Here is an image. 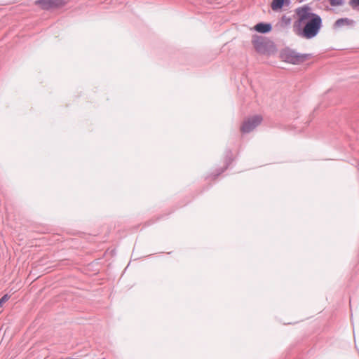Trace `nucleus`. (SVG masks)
<instances>
[{"label":"nucleus","mask_w":359,"mask_h":359,"mask_svg":"<svg viewBox=\"0 0 359 359\" xmlns=\"http://www.w3.org/2000/svg\"><path fill=\"white\" fill-rule=\"evenodd\" d=\"M295 12L298 16L293 24L295 34L306 39L316 37L323 27L321 17L312 12L309 5L297 8Z\"/></svg>","instance_id":"f257e3e1"},{"label":"nucleus","mask_w":359,"mask_h":359,"mask_svg":"<svg viewBox=\"0 0 359 359\" xmlns=\"http://www.w3.org/2000/svg\"><path fill=\"white\" fill-rule=\"evenodd\" d=\"M280 59L289 64L298 65L312 57L311 53H300L289 47L282 49L280 52Z\"/></svg>","instance_id":"f03ea898"},{"label":"nucleus","mask_w":359,"mask_h":359,"mask_svg":"<svg viewBox=\"0 0 359 359\" xmlns=\"http://www.w3.org/2000/svg\"><path fill=\"white\" fill-rule=\"evenodd\" d=\"M252 43L255 50L261 54L271 55L277 50L275 43L266 37L254 36Z\"/></svg>","instance_id":"7ed1b4c3"},{"label":"nucleus","mask_w":359,"mask_h":359,"mask_svg":"<svg viewBox=\"0 0 359 359\" xmlns=\"http://www.w3.org/2000/svg\"><path fill=\"white\" fill-rule=\"evenodd\" d=\"M262 121V117L259 115H255L248 118L245 120L241 127V130L243 133H249L252 131L257 126H258Z\"/></svg>","instance_id":"20e7f679"},{"label":"nucleus","mask_w":359,"mask_h":359,"mask_svg":"<svg viewBox=\"0 0 359 359\" xmlns=\"http://www.w3.org/2000/svg\"><path fill=\"white\" fill-rule=\"evenodd\" d=\"M36 4L43 10L62 8L66 4L65 0H37Z\"/></svg>","instance_id":"39448f33"},{"label":"nucleus","mask_w":359,"mask_h":359,"mask_svg":"<svg viewBox=\"0 0 359 359\" xmlns=\"http://www.w3.org/2000/svg\"><path fill=\"white\" fill-rule=\"evenodd\" d=\"M356 25V22L351 18H341L338 20H337L334 25H333V29H337L339 28H342L344 27H346L348 28H352L354 27Z\"/></svg>","instance_id":"423d86ee"},{"label":"nucleus","mask_w":359,"mask_h":359,"mask_svg":"<svg viewBox=\"0 0 359 359\" xmlns=\"http://www.w3.org/2000/svg\"><path fill=\"white\" fill-rule=\"evenodd\" d=\"M233 161V154L231 149H226L225 151V157H224V167L218 169L217 170V174L215 175V177H218L222 173H223L231 164Z\"/></svg>","instance_id":"0eeeda50"},{"label":"nucleus","mask_w":359,"mask_h":359,"mask_svg":"<svg viewBox=\"0 0 359 359\" xmlns=\"http://www.w3.org/2000/svg\"><path fill=\"white\" fill-rule=\"evenodd\" d=\"M290 0H273L271 4V8L273 11H279L285 6H290Z\"/></svg>","instance_id":"6e6552de"},{"label":"nucleus","mask_w":359,"mask_h":359,"mask_svg":"<svg viewBox=\"0 0 359 359\" xmlns=\"http://www.w3.org/2000/svg\"><path fill=\"white\" fill-rule=\"evenodd\" d=\"M254 29L262 34H266L272 30V25L269 22H259L254 27Z\"/></svg>","instance_id":"1a4fd4ad"},{"label":"nucleus","mask_w":359,"mask_h":359,"mask_svg":"<svg viewBox=\"0 0 359 359\" xmlns=\"http://www.w3.org/2000/svg\"><path fill=\"white\" fill-rule=\"evenodd\" d=\"M329 2L332 6L337 7L344 5V0H329Z\"/></svg>","instance_id":"9d476101"},{"label":"nucleus","mask_w":359,"mask_h":359,"mask_svg":"<svg viewBox=\"0 0 359 359\" xmlns=\"http://www.w3.org/2000/svg\"><path fill=\"white\" fill-rule=\"evenodd\" d=\"M348 4L353 10H359V0H350Z\"/></svg>","instance_id":"9b49d317"},{"label":"nucleus","mask_w":359,"mask_h":359,"mask_svg":"<svg viewBox=\"0 0 359 359\" xmlns=\"http://www.w3.org/2000/svg\"><path fill=\"white\" fill-rule=\"evenodd\" d=\"M10 299V295L8 294H4L1 299H0V308L2 307L3 304L6 303L8 299Z\"/></svg>","instance_id":"f8f14e48"},{"label":"nucleus","mask_w":359,"mask_h":359,"mask_svg":"<svg viewBox=\"0 0 359 359\" xmlns=\"http://www.w3.org/2000/svg\"><path fill=\"white\" fill-rule=\"evenodd\" d=\"M282 21L285 22L286 25H290L291 22V19L290 18H288L286 15H283L282 17Z\"/></svg>","instance_id":"ddd939ff"},{"label":"nucleus","mask_w":359,"mask_h":359,"mask_svg":"<svg viewBox=\"0 0 359 359\" xmlns=\"http://www.w3.org/2000/svg\"><path fill=\"white\" fill-rule=\"evenodd\" d=\"M216 174H217V173H215V175H216ZM210 177H211L212 179H214V180H215V179H216V178L217 177H215V174H212V175H210ZM208 178H210V176H208Z\"/></svg>","instance_id":"4468645a"}]
</instances>
